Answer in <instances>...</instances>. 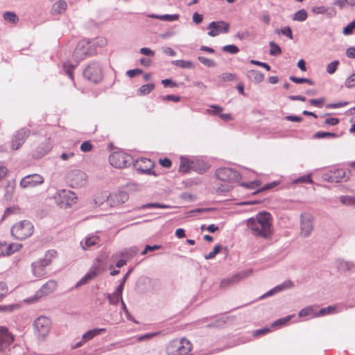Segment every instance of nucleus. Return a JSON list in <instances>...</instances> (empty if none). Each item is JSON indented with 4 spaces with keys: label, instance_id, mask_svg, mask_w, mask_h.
<instances>
[{
    "label": "nucleus",
    "instance_id": "nucleus-37",
    "mask_svg": "<svg viewBox=\"0 0 355 355\" xmlns=\"http://www.w3.org/2000/svg\"><path fill=\"white\" fill-rule=\"evenodd\" d=\"M225 323L223 318H216L212 320L209 323H207L205 327L208 328H220L222 327Z\"/></svg>",
    "mask_w": 355,
    "mask_h": 355
},
{
    "label": "nucleus",
    "instance_id": "nucleus-9",
    "mask_svg": "<svg viewBox=\"0 0 355 355\" xmlns=\"http://www.w3.org/2000/svg\"><path fill=\"white\" fill-rule=\"evenodd\" d=\"M347 171L350 173L349 170L344 168H333L323 175L324 179L329 182H347L349 177L347 175Z\"/></svg>",
    "mask_w": 355,
    "mask_h": 355
},
{
    "label": "nucleus",
    "instance_id": "nucleus-4",
    "mask_svg": "<svg viewBox=\"0 0 355 355\" xmlns=\"http://www.w3.org/2000/svg\"><path fill=\"white\" fill-rule=\"evenodd\" d=\"M57 252L54 250H50L46 252L44 258L32 263L33 274L35 277H42L46 275V267L51 264L52 258L55 257Z\"/></svg>",
    "mask_w": 355,
    "mask_h": 355
},
{
    "label": "nucleus",
    "instance_id": "nucleus-10",
    "mask_svg": "<svg viewBox=\"0 0 355 355\" xmlns=\"http://www.w3.org/2000/svg\"><path fill=\"white\" fill-rule=\"evenodd\" d=\"M96 261L97 263H95L89 270L76 283V288L87 284L103 271V268L100 264L101 259L96 258Z\"/></svg>",
    "mask_w": 355,
    "mask_h": 355
},
{
    "label": "nucleus",
    "instance_id": "nucleus-52",
    "mask_svg": "<svg viewBox=\"0 0 355 355\" xmlns=\"http://www.w3.org/2000/svg\"><path fill=\"white\" fill-rule=\"evenodd\" d=\"M340 200L343 205H355V197L354 196H343Z\"/></svg>",
    "mask_w": 355,
    "mask_h": 355
},
{
    "label": "nucleus",
    "instance_id": "nucleus-44",
    "mask_svg": "<svg viewBox=\"0 0 355 355\" xmlns=\"http://www.w3.org/2000/svg\"><path fill=\"white\" fill-rule=\"evenodd\" d=\"M19 308L18 304L0 305V312L9 313Z\"/></svg>",
    "mask_w": 355,
    "mask_h": 355
},
{
    "label": "nucleus",
    "instance_id": "nucleus-50",
    "mask_svg": "<svg viewBox=\"0 0 355 355\" xmlns=\"http://www.w3.org/2000/svg\"><path fill=\"white\" fill-rule=\"evenodd\" d=\"M354 30H355V20H353L344 27L343 33L345 35H349L353 33Z\"/></svg>",
    "mask_w": 355,
    "mask_h": 355
},
{
    "label": "nucleus",
    "instance_id": "nucleus-26",
    "mask_svg": "<svg viewBox=\"0 0 355 355\" xmlns=\"http://www.w3.org/2000/svg\"><path fill=\"white\" fill-rule=\"evenodd\" d=\"M88 49L85 48L83 42H79L74 50L73 57L77 61L85 58L87 54Z\"/></svg>",
    "mask_w": 355,
    "mask_h": 355
},
{
    "label": "nucleus",
    "instance_id": "nucleus-2",
    "mask_svg": "<svg viewBox=\"0 0 355 355\" xmlns=\"http://www.w3.org/2000/svg\"><path fill=\"white\" fill-rule=\"evenodd\" d=\"M10 232L15 239L24 240L33 235L34 226L29 220H24L15 223L11 227Z\"/></svg>",
    "mask_w": 355,
    "mask_h": 355
},
{
    "label": "nucleus",
    "instance_id": "nucleus-29",
    "mask_svg": "<svg viewBox=\"0 0 355 355\" xmlns=\"http://www.w3.org/2000/svg\"><path fill=\"white\" fill-rule=\"evenodd\" d=\"M106 331L107 329L105 328H94L86 331L83 335V338L87 342L93 339L94 337L100 335L101 334L105 332Z\"/></svg>",
    "mask_w": 355,
    "mask_h": 355
},
{
    "label": "nucleus",
    "instance_id": "nucleus-7",
    "mask_svg": "<svg viewBox=\"0 0 355 355\" xmlns=\"http://www.w3.org/2000/svg\"><path fill=\"white\" fill-rule=\"evenodd\" d=\"M76 198L75 193L67 189L58 190L54 196L56 204L61 208H66L75 203Z\"/></svg>",
    "mask_w": 355,
    "mask_h": 355
},
{
    "label": "nucleus",
    "instance_id": "nucleus-33",
    "mask_svg": "<svg viewBox=\"0 0 355 355\" xmlns=\"http://www.w3.org/2000/svg\"><path fill=\"white\" fill-rule=\"evenodd\" d=\"M139 253V248L137 246H133L127 249H125L121 252V257L125 259H130Z\"/></svg>",
    "mask_w": 355,
    "mask_h": 355
},
{
    "label": "nucleus",
    "instance_id": "nucleus-56",
    "mask_svg": "<svg viewBox=\"0 0 355 355\" xmlns=\"http://www.w3.org/2000/svg\"><path fill=\"white\" fill-rule=\"evenodd\" d=\"M345 86L348 88H352L355 86V73L347 77L345 81Z\"/></svg>",
    "mask_w": 355,
    "mask_h": 355
},
{
    "label": "nucleus",
    "instance_id": "nucleus-53",
    "mask_svg": "<svg viewBox=\"0 0 355 355\" xmlns=\"http://www.w3.org/2000/svg\"><path fill=\"white\" fill-rule=\"evenodd\" d=\"M277 184H278V182L276 181L266 184L259 189H257V191H254L252 194L255 195L261 191L271 189L274 188L275 187H276Z\"/></svg>",
    "mask_w": 355,
    "mask_h": 355
},
{
    "label": "nucleus",
    "instance_id": "nucleus-13",
    "mask_svg": "<svg viewBox=\"0 0 355 355\" xmlns=\"http://www.w3.org/2000/svg\"><path fill=\"white\" fill-rule=\"evenodd\" d=\"M132 164L141 174L153 175L155 176L157 175L156 173L152 169L154 164L150 159L141 158L134 161Z\"/></svg>",
    "mask_w": 355,
    "mask_h": 355
},
{
    "label": "nucleus",
    "instance_id": "nucleus-14",
    "mask_svg": "<svg viewBox=\"0 0 355 355\" xmlns=\"http://www.w3.org/2000/svg\"><path fill=\"white\" fill-rule=\"evenodd\" d=\"M253 272L252 269L242 270L240 272L234 275L231 277L225 278L220 282V288H225L234 284L239 282L241 280L250 276Z\"/></svg>",
    "mask_w": 355,
    "mask_h": 355
},
{
    "label": "nucleus",
    "instance_id": "nucleus-57",
    "mask_svg": "<svg viewBox=\"0 0 355 355\" xmlns=\"http://www.w3.org/2000/svg\"><path fill=\"white\" fill-rule=\"evenodd\" d=\"M291 318H292L291 315H288L286 317L279 318V319L275 320L272 324V327L282 326L283 324H285L286 322H288L291 319Z\"/></svg>",
    "mask_w": 355,
    "mask_h": 355
},
{
    "label": "nucleus",
    "instance_id": "nucleus-45",
    "mask_svg": "<svg viewBox=\"0 0 355 355\" xmlns=\"http://www.w3.org/2000/svg\"><path fill=\"white\" fill-rule=\"evenodd\" d=\"M339 60H334L327 65L326 71L329 74H333L337 70L338 66L339 65Z\"/></svg>",
    "mask_w": 355,
    "mask_h": 355
},
{
    "label": "nucleus",
    "instance_id": "nucleus-42",
    "mask_svg": "<svg viewBox=\"0 0 355 355\" xmlns=\"http://www.w3.org/2000/svg\"><path fill=\"white\" fill-rule=\"evenodd\" d=\"M269 46L270 47V55H279L281 53H282V49L280 48V46L276 44L275 42H270L269 43Z\"/></svg>",
    "mask_w": 355,
    "mask_h": 355
},
{
    "label": "nucleus",
    "instance_id": "nucleus-22",
    "mask_svg": "<svg viewBox=\"0 0 355 355\" xmlns=\"http://www.w3.org/2000/svg\"><path fill=\"white\" fill-rule=\"evenodd\" d=\"M57 285V282L55 280L48 281L37 291L36 296L41 297L43 295H47L51 293L56 289Z\"/></svg>",
    "mask_w": 355,
    "mask_h": 355
},
{
    "label": "nucleus",
    "instance_id": "nucleus-63",
    "mask_svg": "<svg viewBox=\"0 0 355 355\" xmlns=\"http://www.w3.org/2000/svg\"><path fill=\"white\" fill-rule=\"evenodd\" d=\"M235 36L240 40H243L250 37L251 36V33L248 31H239L236 34Z\"/></svg>",
    "mask_w": 355,
    "mask_h": 355
},
{
    "label": "nucleus",
    "instance_id": "nucleus-12",
    "mask_svg": "<svg viewBox=\"0 0 355 355\" xmlns=\"http://www.w3.org/2000/svg\"><path fill=\"white\" fill-rule=\"evenodd\" d=\"M67 180L73 188L82 187L87 183V175L80 170H73L68 173Z\"/></svg>",
    "mask_w": 355,
    "mask_h": 355
},
{
    "label": "nucleus",
    "instance_id": "nucleus-17",
    "mask_svg": "<svg viewBox=\"0 0 355 355\" xmlns=\"http://www.w3.org/2000/svg\"><path fill=\"white\" fill-rule=\"evenodd\" d=\"M44 178L37 173L30 174L23 178L20 182V187L24 189L33 188L42 184Z\"/></svg>",
    "mask_w": 355,
    "mask_h": 355
},
{
    "label": "nucleus",
    "instance_id": "nucleus-47",
    "mask_svg": "<svg viewBox=\"0 0 355 355\" xmlns=\"http://www.w3.org/2000/svg\"><path fill=\"white\" fill-rule=\"evenodd\" d=\"M198 60L207 67H214L216 65V62L213 60L204 56H198Z\"/></svg>",
    "mask_w": 355,
    "mask_h": 355
},
{
    "label": "nucleus",
    "instance_id": "nucleus-1",
    "mask_svg": "<svg viewBox=\"0 0 355 355\" xmlns=\"http://www.w3.org/2000/svg\"><path fill=\"white\" fill-rule=\"evenodd\" d=\"M246 225L251 233L257 237L267 239L272 235V216L268 211H261L254 217L248 218Z\"/></svg>",
    "mask_w": 355,
    "mask_h": 355
},
{
    "label": "nucleus",
    "instance_id": "nucleus-58",
    "mask_svg": "<svg viewBox=\"0 0 355 355\" xmlns=\"http://www.w3.org/2000/svg\"><path fill=\"white\" fill-rule=\"evenodd\" d=\"M313 309L312 306H306L302 309L298 313L299 317H305L313 314Z\"/></svg>",
    "mask_w": 355,
    "mask_h": 355
},
{
    "label": "nucleus",
    "instance_id": "nucleus-35",
    "mask_svg": "<svg viewBox=\"0 0 355 355\" xmlns=\"http://www.w3.org/2000/svg\"><path fill=\"white\" fill-rule=\"evenodd\" d=\"M180 345L179 339L172 340L166 347V352L168 355H176L178 346Z\"/></svg>",
    "mask_w": 355,
    "mask_h": 355
},
{
    "label": "nucleus",
    "instance_id": "nucleus-40",
    "mask_svg": "<svg viewBox=\"0 0 355 355\" xmlns=\"http://www.w3.org/2000/svg\"><path fill=\"white\" fill-rule=\"evenodd\" d=\"M307 18V12L304 9L296 12L293 17L294 21H304Z\"/></svg>",
    "mask_w": 355,
    "mask_h": 355
},
{
    "label": "nucleus",
    "instance_id": "nucleus-30",
    "mask_svg": "<svg viewBox=\"0 0 355 355\" xmlns=\"http://www.w3.org/2000/svg\"><path fill=\"white\" fill-rule=\"evenodd\" d=\"M336 263L338 269L344 272L349 271L355 268V264L354 263L341 259H336Z\"/></svg>",
    "mask_w": 355,
    "mask_h": 355
},
{
    "label": "nucleus",
    "instance_id": "nucleus-18",
    "mask_svg": "<svg viewBox=\"0 0 355 355\" xmlns=\"http://www.w3.org/2000/svg\"><path fill=\"white\" fill-rule=\"evenodd\" d=\"M13 336L8 329L0 326V355H4V350L12 343Z\"/></svg>",
    "mask_w": 355,
    "mask_h": 355
},
{
    "label": "nucleus",
    "instance_id": "nucleus-46",
    "mask_svg": "<svg viewBox=\"0 0 355 355\" xmlns=\"http://www.w3.org/2000/svg\"><path fill=\"white\" fill-rule=\"evenodd\" d=\"M3 16L6 21H8L10 22L15 23L18 21V17L13 12H9V11L5 12L3 13Z\"/></svg>",
    "mask_w": 355,
    "mask_h": 355
},
{
    "label": "nucleus",
    "instance_id": "nucleus-32",
    "mask_svg": "<svg viewBox=\"0 0 355 355\" xmlns=\"http://www.w3.org/2000/svg\"><path fill=\"white\" fill-rule=\"evenodd\" d=\"M247 75L248 78L255 83H260L264 79V75L257 70H250Z\"/></svg>",
    "mask_w": 355,
    "mask_h": 355
},
{
    "label": "nucleus",
    "instance_id": "nucleus-51",
    "mask_svg": "<svg viewBox=\"0 0 355 355\" xmlns=\"http://www.w3.org/2000/svg\"><path fill=\"white\" fill-rule=\"evenodd\" d=\"M277 34H282L284 36L288 37L289 39H293V33L292 30L289 26H285L282 29H277L276 31Z\"/></svg>",
    "mask_w": 355,
    "mask_h": 355
},
{
    "label": "nucleus",
    "instance_id": "nucleus-24",
    "mask_svg": "<svg viewBox=\"0 0 355 355\" xmlns=\"http://www.w3.org/2000/svg\"><path fill=\"white\" fill-rule=\"evenodd\" d=\"M209 168V164L205 161L199 159H192L191 171H196L199 174L205 173Z\"/></svg>",
    "mask_w": 355,
    "mask_h": 355
},
{
    "label": "nucleus",
    "instance_id": "nucleus-41",
    "mask_svg": "<svg viewBox=\"0 0 355 355\" xmlns=\"http://www.w3.org/2000/svg\"><path fill=\"white\" fill-rule=\"evenodd\" d=\"M76 65H73L70 64L69 62H64L63 64V71L65 72L66 74H67L70 79H73V70L75 68Z\"/></svg>",
    "mask_w": 355,
    "mask_h": 355
},
{
    "label": "nucleus",
    "instance_id": "nucleus-64",
    "mask_svg": "<svg viewBox=\"0 0 355 355\" xmlns=\"http://www.w3.org/2000/svg\"><path fill=\"white\" fill-rule=\"evenodd\" d=\"M324 102V98H316V99H311L309 100V103L311 105L318 107H322Z\"/></svg>",
    "mask_w": 355,
    "mask_h": 355
},
{
    "label": "nucleus",
    "instance_id": "nucleus-16",
    "mask_svg": "<svg viewBox=\"0 0 355 355\" xmlns=\"http://www.w3.org/2000/svg\"><path fill=\"white\" fill-rule=\"evenodd\" d=\"M313 218L310 214L304 213L300 217L301 235L306 238L308 237L313 231Z\"/></svg>",
    "mask_w": 355,
    "mask_h": 355
},
{
    "label": "nucleus",
    "instance_id": "nucleus-15",
    "mask_svg": "<svg viewBox=\"0 0 355 355\" xmlns=\"http://www.w3.org/2000/svg\"><path fill=\"white\" fill-rule=\"evenodd\" d=\"M208 35L216 37L220 33H227L230 30V24L225 21H214L209 23Z\"/></svg>",
    "mask_w": 355,
    "mask_h": 355
},
{
    "label": "nucleus",
    "instance_id": "nucleus-8",
    "mask_svg": "<svg viewBox=\"0 0 355 355\" xmlns=\"http://www.w3.org/2000/svg\"><path fill=\"white\" fill-rule=\"evenodd\" d=\"M216 177L223 182H235L241 179V174L232 168L222 167L216 171Z\"/></svg>",
    "mask_w": 355,
    "mask_h": 355
},
{
    "label": "nucleus",
    "instance_id": "nucleus-19",
    "mask_svg": "<svg viewBox=\"0 0 355 355\" xmlns=\"http://www.w3.org/2000/svg\"><path fill=\"white\" fill-rule=\"evenodd\" d=\"M107 198L110 206L115 207L125 202L129 198V195L125 191H119L116 193H110L107 196Z\"/></svg>",
    "mask_w": 355,
    "mask_h": 355
},
{
    "label": "nucleus",
    "instance_id": "nucleus-27",
    "mask_svg": "<svg viewBox=\"0 0 355 355\" xmlns=\"http://www.w3.org/2000/svg\"><path fill=\"white\" fill-rule=\"evenodd\" d=\"M148 17L153 19H157L159 20L165 21H177L180 18V15L178 14H165V15H157V14H149L148 15Z\"/></svg>",
    "mask_w": 355,
    "mask_h": 355
},
{
    "label": "nucleus",
    "instance_id": "nucleus-31",
    "mask_svg": "<svg viewBox=\"0 0 355 355\" xmlns=\"http://www.w3.org/2000/svg\"><path fill=\"white\" fill-rule=\"evenodd\" d=\"M192 159L188 157L182 156L180 157V164L179 166V171L182 173H188L191 171Z\"/></svg>",
    "mask_w": 355,
    "mask_h": 355
},
{
    "label": "nucleus",
    "instance_id": "nucleus-38",
    "mask_svg": "<svg viewBox=\"0 0 355 355\" xmlns=\"http://www.w3.org/2000/svg\"><path fill=\"white\" fill-rule=\"evenodd\" d=\"M289 79L292 82H293L296 84L307 83L310 85H314V83L311 79L306 78H298V77L292 76L289 77Z\"/></svg>",
    "mask_w": 355,
    "mask_h": 355
},
{
    "label": "nucleus",
    "instance_id": "nucleus-43",
    "mask_svg": "<svg viewBox=\"0 0 355 355\" xmlns=\"http://www.w3.org/2000/svg\"><path fill=\"white\" fill-rule=\"evenodd\" d=\"M155 88V84L154 83H148L142 85L139 88V92L141 95H147L151 91H153Z\"/></svg>",
    "mask_w": 355,
    "mask_h": 355
},
{
    "label": "nucleus",
    "instance_id": "nucleus-48",
    "mask_svg": "<svg viewBox=\"0 0 355 355\" xmlns=\"http://www.w3.org/2000/svg\"><path fill=\"white\" fill-rule=\"evenodd\" d=\"M223 51L230 54H236L239 52V48L234 44H228L223 46Z\"/></svg>",
    "mask_w": 355,
    "mask_h": 355
},
{
    "label": "nucleus",
    "instance_id": "nucleus-36",
    "mask_svg": "<svg viewBox=\"0 0 355 355\" xmlns=\"http://www.w3.org/2000/svg\"><path fill=\"white\" fill-rule=\"evenodd\" d=\"M107 298L110 302V304L112 305H117L118 303L120 302L121 304L122 303L123 298L121 295H118V293L114 292L112 294H107Z\"/></svg>",
    "mask_w": 355,
    "mask_h": 355
},
{
    "label": "nucleus",
    "instance_id": "nucleus-3",
    "mask_svg": "<svg viewBox=\"0 0 355 355\" xmlns=\"http://www.w3.org/2000/svg\"><path fill=\"white\" fill-rule=\"evenodd\" d=\"M51 324V320L44 315H40L35 320L33 326L37 340L40 341L45 340L50 333Z\"/></svg>",
    "mask_w": 355,
    "mask_h": 355
},
{
    "label": "nucleus",
    "instance_id": "nucleus-25",
    "mask_svg": "<svg viewBox=\"0 0 355 355\" xmlns=\"http://www.w3.org/2000/svg\"><path fill=\"white\" fill-rule=\"evenodd\" d=\"M1 248L3 250V256H8L19 251L22 248V245L15 243L8 244L6 242H4L2 243Z\"/></svg>",
    "mask_w": 355,
    "mask_h": 355
},
{
    "label": "nucleus",
    "instance_id": "nucleus-21",
    "mask_svg": "<svg viewBox=\"0 0 355 355\" xmlns=\"http://www.w3.org/2000/svg\"><path fill=\"white\" fill-rule=\"evenodd\" d=\"M52 148V145L49 139L42 142L34 150L33 157L35 159H39L46 155Z\"/></svg>",
    "mask_w": 355,
    "mask_h": 355
},
{
    "label": "nucleus",
    "instance_id": "nucleus-54",
    "mask_svg": "<svg viewBox=\"0 0 355 355\" xmlns=\"http://www.w3.org/2000/svg\"><path fill=\"white\" fill-rule=\"evenodd\" d=\"M336 309V307L329 306L326 308L321 309L318 313H315L314 315L316 317L324 315L334 311Z\"/></svg>",
    "mask_w": 355,
    "mask_h": 355
},
{
    "label": "nucleus",
    "instance_id": "nucleus-39",
    "mask_svg": "<svg viewBox=\"0 0 355 355\" xmlns=\"http://www.w3.org/2000/svg\"><path fill=\"white\" fill-rule=\"evenodd\" d=\"M338 135L334 132L319 131L314 134L315 139H324L326 137H338Z\"/></svg>",
    "mask_w": 355,
    "mask_h": 355
},
{
    "label": "nucleus",
    "instance_id": "nucleus-23",
    "mask_svg": "<svg viewBox=\"0 0 355 355\" xmlns=\"http://www.w3.org/2000/svg\"><path fill=\"white\" fill-rule=\"evenodd\" d=\"M180 345L178 346L176 355H189L192 349L191 342L185 338L179 339Z\"/></svg>",
    "mask_w": 355,
    "mask_h": 355
},
{
    "label": "nucleus",
    "instance_id": "nucleus-60",
    "mask_svg": "<svg viewBox=\"0 0 355 355\" xmlns=\"http://www.w3.org/2000/svg\"><path fill=\"white\" fill-rule=\"evenodd\" d=\"M221 79L223 82L232 81L236 80V76L234 73H223L221 75Z\"/></svg>",
    "mask_w": 355,
    "mask_h": 355
},
{
    "label": "nucleus",
    "instance_id": "nucleus-62",
    "mask_svg": "<svg viewBox=\"0 0 355 355\" xmlns=\"http://www.w3.org/2000/svg\"><path fill=\"white\" fill-rule=\"evenodd\" d=\"M164 87H178V83L170 78L164 79L161 81Z\"/></svg>",
    "mask_w": 355,
    "mask_h": 355
},
{
    "label": "nucleus",
    "instance_id": "nucleus-5",
    "mask_svg": "<svg viewBox=\"0 0 355 355\" xmlns=\"http://www.w3.org/2000/svg\"><path fill=\"white\" fill-rule=\"evenodd\" d=\"M109 161L112 166L124 168L132 165L134 162V159L130 155L123 151H116L110 154Z\"/></svg>",
    "mask_w": 355,
    "mask_h": 355
},
{
    "label": "nucleus",
    "instance_id": "nucleus-59",
    "mask_svg": "<svg viewBox=\"0 0 355 355\" xmlns=\"http://www.w3.org/2000/svg\"><path fill=\"white\" fill-rule=\"evenodd\" d=\"M93 146L89 141H85L80 145V150L83 152L87 153L92 150Z\"/></svg>",
    "mask_w": 355,
    "mask_h": 355
},
{
    "label": "nucleus",
    "instance_id": "nucleus-61",
    "mask_svg": "<svg viewBox=\"0 0 355 355\" xmlns=\"http://www.w3.org/2000/svg\"><path fill=\"white\" fill-rule=\"evenodd\" d=\"M295 183H311L312 180L310 175H302L294 181Z\"/></svg>",
    "mask_w": 355,
    "mask_h": 355
},
{
    "label": "nucleus",
    "instance_id": "nucleus-6",
    "mask_svg": "<svg viewBox=\"0 0 355 355\" xmlns=\"http://www.w3.org/2000/svg\"><path fill=\"white\" fill-rule=\"evenodd\" d=\"M83 76L89 81L97 84L103 79L102 67L97 62H91L83 71Z\"/></svg>",
    "mask_w": 355,
    "mask_h": 355
},
{
    "label": "nucleus",
    "instance_id": "nucleus-11",
    "mask_svg": "<svg viewBox=\"0 0 355 355\" xmlns=\"http://www.w3.org/2000/svg\"><path fill=\"white\" fill-rule=\"evenodd\" d=\"M31 134V130L22 128L15 131L12 135L10 145L12 150H18L26 141Z\"/></svg>",
    "mask_w": 355,
    "mask_h": 355
},
{
    "label": "nucleus",
    "instance_id": "nucleus-55",
    "mask_svg": "<svg viewBox=\"0 0 355 355\" xmlns=\"http://www.w3.org/2000/svg\"><path fill=\"white\" fill-rule=\"evenodd\" d=\"M8 293V288L6 282H0V301H1Z\"/></svg>",
    "mask_w": 355,
    "mask_h": 355
},
{
    "label": "nucleus",
    "instance_id": "nucleus-28",
    "mask_svg": "<svg viewBox=\"0 0 355 355\" xmlns=\"http://www.w3.org/2000/svg\"><path fill=\"white\" fill-rule=\"evenodd\" d=\"M67 2L64 0H59L53 5L51 12L52 15H61L67 10Z\"/></svg>",
    "mask_w": 355,
    "mask_h": 355
},
{
    "label": "nucleus",
    "instance_id": "nucleus-34",
    "mask_svg": "<svg viewBox=\"0 0 355 355\" xmlns=\"http://www.w3.org/2000/svg\"><path fill=\"white\" fill-rule=\"evenodd\" d=\"M172 64L182 69H193L195 67L193 63L189 60H173Z\"/></svg>",
    "mask_w": 355,
    "mask_h": 355
},
{
    "label": "nucleus",
    "instance_id": "nucleus-49",
    "mask_svg": "<svg viewBox=\"0 0 355 355\" xmlns=\"http://www.w3.org/2000/svg\"><path fill=\"white\" fill-rule=\"evenodd\" d=\"M222 249V245L220 244H217L213 249L211 252L209 254L205 255V259H211L216 257L217 254L220 252Z\"/></svg>",
    "mask_w": 355,
    "mask_h": 355
},
{
    "label": "nucleus",
    "instance_id": "nucleus-20",
    "mask_svg": "<svg viewBox=\"0 0 355 355\" xmlns=\"http://www.w3.org/2000/svg\"><path fill=\"white\" fill-rule=\"evenodd\" d=\"M293 287V283L291 280H286L283 283L275 286L268 292L263 294L259 299L263 300L264 298H266L268 297L272 296L276 293H278L284 289L286 288H291Z\"/></svg>",
    "mask_w": 355,
    "mask_h": 355
}]
</instances>
